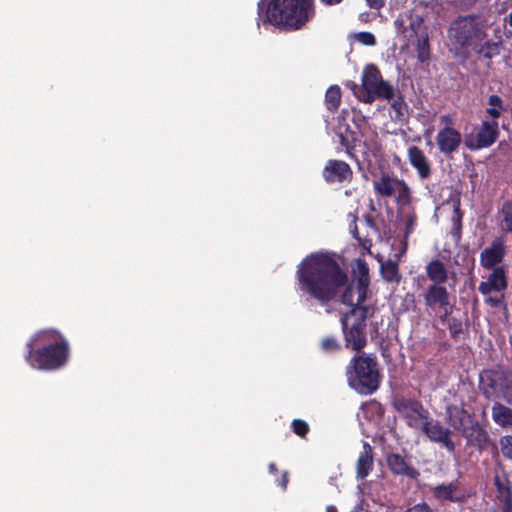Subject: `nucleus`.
Segmentation results:
<instances>
[{
	"label": "nucleus",
	"instance_id": "1",
	"mask_svg": "<svg viewBox=\"0 0 512 512\" xmlns=\"http://www.w3.org/2000/svg\"><path fill=\"white\" fill-rule=\"evenodd\" d=\"M298 289L307 300H315L322 306L340 297L345 305L353 303V287L348 275L339 263L327 253L316 252L306 256L296 270Z\"/></svg>",
	"mask_w": 512,
	"mask_h": 512
},
{
	"label": "nucleus",
	"instance_id": "2",
	"mask_svg": "<svg viewBox=\"0 0 512 512\" xmlns=\"http://www.w3.org/2000/svg\"><path fill=\"white\" fill-rule=\"evenodd\" d=\"M25 361L34 369L55 371L66 365L70 345L66 337L56 329H42L26 342Z\"/></svg>",
	"mask_w": 512,
	"mask_h": 512
},
{
	"label": "nucleus",
	"instance_id": "3",
	"mask_svg": "<svg viewBox=\"0 0 512 512\" xmlns=\"http://www.w3.org/2000/svg\"><path fill=\"white\" fill-rule=\"evenodd\" d=\"M314 15V0H261L258 3V18L262 24L288 31L303 28Z\"/></svg>",
	"mask_w": 512,
	"mask_h": 512
},
{
	"label": "nucleus",
	"instance_id": "4",
	"mask_svg": "<svg viewBox=\"0 0 512 512\" xmlns=\"http://www.w3.org/2000/svg\"><path fill=\"white\" fill-rule=\"evenodd\" d=\"M347 383L360 395H371L379 389L382 375L375 356L359 353L346 367Z\"/></svg>",
	"mask_w": 512,
	"mask_h": 512
},
{
	"label": "nucleus",
	"instance_id": "5",
	"mask_svg": "<svg viewBox=\"0 0 512 512\" xmlns=\"http://www.w3.org/2000/svg\"><path fill=\"white\" fill-rule=\"evenodd\" d=\"M376 308L372 305H364L356 302L349 311L340 318L341 330L345 340V347L356 351L357 354L363 353L362 350L367 345V319L372 318Z\"/></svg>",
	"mask_w": 512,
	"mask_h": 512
},
{
	"label": "nucleus",
	"instance_id": "6",
	"mask_svg": "<svg viewBox=\"0 0 512 512\" xmlns=\"http://www.w3.org/2000/svg\"><path fill=\"white\" fill-rule=\"evenodd\" d=\"M479 391L487 400L512 403V370L503 366L484 369L479 374Z\"/></svg>",
	"mask_w": 512,
	"mask_h": 512
},
{
	"label": "nucleus",
	"instance_id": "7",
	"mask_svg": "<svg viewBox=\"0 0 512 512\" xmlns=\"http://www.w3.org/2000/svg\"><path fill=\"white\" fill-rule=\"evenodd\" d=\"M487 30L486 20L477 14L458 16L450 26L453 41L461 48L470 50L488 37Z\"/></svg>",
	"mask_w": 512,
	"mask_h": 512
},
{
	"label": "nucleus",
	"instance_id": "8",
	"mask_svg": "<svg viewBox=\"0 0 512 512\" xmlns=\"http://www.w3.org/2000/svg\"><path fill=\"white\" fill-rule=\"evenodd\" d=\"M362 91L359 101L372 104L376 99L390 101L395 96V88L385 81L375 64H367L362 72Z\"/></svg>",
	"mask_w": 512,
	"mask_h": 512
},
{
	"label": "nucleus",
	"instance_id": "9",
	"mask_svg": "<svg viewBox=\"0 0 512 512\" xmlns=\"http://www.w3.org/2000/svg\"><path fill=\"white\" fill-rule=\"evenodd\" d=\"M393 408L405 419L406 424L413 429H420L423 422L429 418V411L423 404L412 398L395 396L392 400Z\"/></svg>",
	"mask_w": 512,
	"mask_h": 512
},
{
	"label": "nucleus",
	"instance_id": "10",
	"mask_svg": "<svg viewBox=\"0 0 512 512\" xmlns=\"http://www.w3.org/2000/svg\"><path fill=\"white\" fill-rule=\"evenodd\" d=\"M423 299L427 309L439 310L442 313V321H445L453 311L450 294L443 284H430L423 293Z\"/></svg>",
	"mask_w": 512,
	"mask_h": 512
},
{
	"label": "nucleus",
	"instance_id": "11",
	"mask_svg": "<svg viewBox=\"0 0 512 512\" xmlns=\"http://www.w3.org/2000/svg\"><path fill=\"white\" fill-rule=\"evenodd\" d=\"M499 137V123L496 120H484L481 122L474 136L466 137L465 145L468 149L475 151L488 148L493 145Z\"/></svg>",
	"mask_w": 512,
	"mask_h": 512
},
{
	"label": "nucleus",
	"instance_id": "12",
	"mask_svg": "<svg viewBox=\"0 0 512 512\" xmlns=\"http://www.w3.org/2000/svg\"><path fill=\"white\" fill-rule=\"evenodd\" d=\"M420 429L431 442L441 445L449 453L455 451L456 445L451 438L453 431L443 426L439 421L429 417L422 423Z\"/></svg>",
	"mask_w": 512,
	"mask_h": 512
},
{
	"label": "nucleus",
	"instance_id": "13",
	"mask_svg": "<svg viewBox=\"0 0 512 512\" xmlns=\"http://www.w3.org/2000/svg\"><path fill=\"white\" fill-rule=\"evenodd\" d=\"M322 176L328 184L349 183L353 178V171L345 161L329 159L323 168Z\"/></svg>",
	"mask_w": 512,
	"mask_h": 512
},
{
	"label": "nucleus",
	"instance_id": "14",
	"mask_svg": "<svg viewBox=\"0 0 512 512\" xmlns=\"http://www.w3.org/2000/svg\"><path fill=\"white\" fill-rule=\"evenodd\" d=\"M436 144L440 153L450 156L459 150L462 135L454 127H442L436 135Z\"/></svg>",
	"mask_w": 512,
	"mask_h": 512
},
{
	"label": "nucleus",
	"instance_id": "15",
	"mask_svg": "<svg viewBox=\"0 0 512 512\" xmlns=\"http://www.w3.org/2000/svg\"><path fill=\"white\" fill-rule=\"evenodd\" d=\"M496 488V499L501 504V512H512V483L509 474L502 469V473H496L493 478Z\"/></svg>",
	"mask_w": 512,
	"mask_h": 512
},
{
	"label": "nucleus",
	"instance_id": "16",
	"mask_svg": "<svg viewBox=\"0 0 512 512\" xmlns=\"http://www.w3.org/2000/svg\"><path fill=\"white\" fill-rule=\"evenodd\" d=\"M462 436L467 444L482 452L491 444V439L486 429L475 418L466 428L462 429Z\"/></svg>",
	"mask_w": 512,
	"mask_h": 512
},
{
	"label": "nucleus",
	"instance_id": "17",
	"mask_svg": "<svg viewBox=\"0 0 512 512\" xmlns=\"http://www.w3.org/2000/svg\"><path fill=\"white\" fill-rule=\"evenodd\" d=\"M506 254L505 238L503 235L496 237L489 247L480 254V263L486 269L495 268L501 263Z\"/></svg>",
	"mask_w": 512,
	"mask_h": 512
},
{
	"label": "nucleus",
	"instance_id": "18",
	"mask_svg": "<svg viewBox=\"0 0 512 512\" xmlns=\"http://www.w3.org/2000/svg\"><path fill=\"white\" fill-rule=\"evenodd\" d=\"M407 158L410 165L416 169L421 180L428 179L431 176V163L420 147L416 145L409 146L407 149Z\"/></svg>",
	"mask_w": 512,
	"mask_h": 512
},
{
	"label": "nucleus",
	"instance_id": "19",
	"mask_svg": "<svg viewBox=\"0 0 512 512\" xmlns=\"http://www.w3.org/2000/svg\"><path fill=\"white\" fill-rule=\"evenodd\" d=\"M386 463L389 470L394 475L404 476L410 479H417L420 476V472L399 453L387 454Z\"/></svg>",
	"mask_w": 512,
	"mask_h": 512
},
{
	"label": "nucleus",
	"instance_id": "20",
	"mask_svg": "<svg viewBox=\"0 0 512 512\" xmlns=\"http://www.w3.org/2000/svg\"><path fill=\"white\" fill-rule=\"evenodd\" d=\"M508 286L507 275L504 267L497 266L493 268L492 273L488 276L487 281L480 282L478 290L483 295H488L492 291H504Z\"/></svg>",
	"mask_w": 512,
	"mask_h": 512
},
{
	"label": "nucleus",
	"instance_id": "21",
	"mask_svg": "<svg viewBox=\"0 0 512 512\" xmlns=\"http://www.w3.org/2000/svg\"><path fill=\"white\" fill-rule=\"evenodd\" d=\"M502 48V40L498 39L496 41L488 39L479 41L473 48L472 52L479 58L483 60H487V66H490L491 60L498 56L501 52Z\"/></svg>",
	"mask_w": 512,
	"mask_h": 512
},
{
	"label": "nucleus",
	"instance_id": "22",
	"mask_svg": "<svg viewBox=\"0 0 512 512\" xmlns=\"http://www.w3.org/2000/svg\"><path fill=\"white\" fill-rule=\"evenodd\" d=\"M458 481H452L448 484H439L431 489L433 497L438 501L463 502L465 497L458 494Z\"/></svg>",
	"mask_w": 512,
	"mask_h": 512
},
{
	"label": "nucleus",
	"instance_id": "23",
	"mask_svg": "<svg viewBox=\"0 0 512 512\" xmlns=\"http://www.w3.org/2000/svg\"><path fill=\"white\" fill-rule=\"evenodd\" d=\"M449 425L462 433V429L471 424L475 417L464 408L452 406L447 409Z\"/></svg>",
	"mask_w": 512,
	"mask_h": 512
},
{
	"label": "nucleus",
	"instance_id": "24",
	"mask_svg": "<svg viewBox=\"0 0 512 512\" xmlns=\"http://www.w3.org/2000/svg\"><path fill=\"white\" fill-rule=\"evenodd\" d=\"M373 469V449L369 443L364 442L356 462V477L365 479Z\"/></svg>",
	"mask_w": 512,
	"mask_h": 512
},
{
	"label": "nucleus",
	"instance_id": "25",
	"mask_svg": "<svg viewBox=\"0 0 512 512\" xmlns=\"http://www.w3.org/2000/svg\"><path fill=\"white\" fill-rule=\"evenodd\" d=\"M357 273V302L364 303L367 297V291L370 283L369 267L364 260H358Z\"/></svg>",
	"mask_w": 512,
	"mask_h": 512
},
{
	"label": "nucleus",
	"instance_id": "26",
	"mask_svg": "<svg viewBox=\"0 0 512 512\" xmlns=\"http://www.w3.org/2000/svg\"><path fill=\"white\" fill-rule=\"evenodd\" d=\"M401 179L393 178L388 174H382L378 180L373 182L376 194L382 197H391L395 194L398 182Z\"/></svg>",
	"mask_w": 512,
	"mask_h": 512
},
{
	"label": "nucleus",
	"instance_id": "27",
	"mask_svg": "<svg viewBox=\"0 0 512 512\" xmlns=\"http://www.w3.org/2000/svg\"><path fill=\"white\" fill-rule=\"evenodd\" d=\"M396 260L388 259L380 262V274L382 279L387 283H399L401 274L399 271V256L395 254Z\"/></svg>",
	"mask_w": 512,
	"mask_h": 512
},
{
	"label": "nucleus",
	"instance_id": "28",
	"mask_svg": "<svg viewBox=\"0 0 512 512\" xmlns=\"http://www.w3.org/2000/svg\"><path fill=\"white\" fill-rule=\"evenodd\" d=\"M426 274L432 284H444L448 279V271L444 263L438 259L430 261L426 267Z\"/></svg>",
	"mask_w": 512,
	"mask_h": 512
},
{
	"label": "nucleus",
	"instance_id": "29",
	"mask_svg": "<svg viewBox=\"0 0 512 512\" xmlns=\"http://www.w3.org/2000/svg\"><path fill=\"white\" fill-rule=\"evenodd\" d=\"M492 419L502 428L512 427V409L500 402H495L492 406Z\"/></svg>",
	"mask_w": 512,
	"mask_h": 512
},
{
	"label": "nucleus",
	"instance_id": "30",
	"mask_svg": "<svg viewBox=\"0 0 512 512\" xmlns=\"http://www.w3.org/2000/svg\"><path fill=\"white\" fill-rule=\"evenodd\" d=\"M498 223L503 236L512 234V199L503 202L498 211Z\"/></svg>",
	"mask_w": 512,
	"mask_h": 512
},
{
	"label": "nucleus",
	"instance_id": "31",
	"mask_svg": "<svg viewBox=\"0 0 512 512\" xmlns=\"http://www.w3.org/2000/svg\"><path fill=\"white\" fill-rule=\"evenodd\" d=\"M506 111V107L504 105L503 99L496 95L492 94L488 97L487 107L485 109V115L488 120H496L501 117V115Z\"/></svg>",
	"mask_w": 512,
	"mask_h": 512
},
{
	"label": "nucleus",
	"instance_id": "32",
	"mask_svg": "<svg viewBox=\"0 0 512 512\" xmlns=\"http://www.w3.org/2000/svg\"><path fill=\"white\" fill-rule=\"evenodd\" d=\"M341 96V89L338 85H332L327 89L325 93V105L331 113L338 110L341 104Z\"/></svg>",
	"mask_w": 512,
	"mask_h": 512
},
{
	"label": "nucleus",
	"instance_id": "33",
	"mask_svg": "<svg viewBox=\"0 0 512 512\" xmlns=\"http://www.w3.org/2000/svg\"><path fill=\"white\" fill-rule=\"evenodd\" d=\"M358 139L356 138L355 132L346 129V133L340 134V144L345 148L347 155L350 158L355 157V149L357 146Z\"/></svg>",
	"mask_w": 512,
	"mask_h": 512
},
{
	"label": "nucleus",
	"instance_id": "34",
	"mask_svg": "<svg viewBox=\"0 0 512 512\" xmlns=\"http://www.w3.org/2000/svg\"><path fill=\"white\" fill-rule=\"evenodd\" d=\"M462 219L463 212L461 211L459 206L454 207L453 216H452V227L450 234L455 242H459L462 236Z\"/></svg>",
	"mask_w": 512,
	"mask_h": 512
},
{
	"label": "nucleus",
	"instance_id": "35",
	"mask_svg": "<svg viewBox=\"0 0 512 512\" xmlns=\"http://www.w3.org/2000/svg\"><path fill=\"white\" fill-rule=\"evenodd\" d=\"M417 58L421 63L426 62L430 58V45L428 35L425 33L424 35L418 38L416 44Z\"/></svg>",
	"mask_w": 512,
	"mask_h": 512
},
{
	"label": "nucleus",
	"instance_id": "36",
	"mask_svg": "<svg viewBox=\"0 0 512 512\" xmlns=\"http://www.w3.org/2000/svg\"><path fill=\"white\" fill-rule=\"evenodd\" d=\"M391 101V108L395 112V119H401L404 116V112L407 109V104L404 101V97L399 90H395V96Z\"/></svg>",
	"mask_w": 512,
	"mask_h": 512
},
{
	"label": "nucleus",
	"instance_id": "37",
	"mask_svg": "<svg viewBox=\"0 0 512 512\" xmlns=\"http://www.w3.org/2000/svg\"><path fill=\"white\" fill-rule=\"evenodd\" d=\"M396 192L397 202L400 205H406L411 202V190L404 180H400V182H398Z\"/></svg>",
	"mask_w": 512,
	"mask_h": 512
},
{
	"label": "nucleus",
	"instance_id": "38",
	"mask_svg": "<svg viewBox=\"0 0 512 512\" xmlns=\"http://www.w3.org/2000/svg\"><path fill=\"white\" fill-rule=\"evenodd\" d=\"M416 224H417V215L414 211L405 215V232H404V241H403V251L406 250L407 239L410 236V234L413 233Z\"/></svg>",
	"mask_w": 512,
	"mask_h": 512
},
{
	"label": "nucleus",
	"instance_id": "39",
	"mask_svg": "<svg viewBox=\"0 0 512 512\" xmlns=\"http://www.w3.org/2000/svg\"><path fill=\"white\" fill-rule=\"evenodd\" d=\"M320 348L325 353H334L341 350V344L335 336H327L321 340Z\"/></svg>",
	"mask_w": 512,
	"mask_h": 512
},
{
	"label": "nucleus",
	"instance_id": "40",
	"mask_svg": "<svg viewBox=\"0 0 512 512\" xmlns=\"http://www.w3.org/2000/svg\"><path fill=\"white\" fill-rule=\"evenodd\" d=\"M499 445L503 456L506 459L512 460V435L500 437Z\"/></svg>",
	"mask_w": 512,
	"mask_h": 512
},
{
	"label": "nucleus",
	"instance_id": "41",
	"mask_svg": "<svg viewBox=\"0 0 512 512\" xmlns=\"http://www.w3.org/2000/svg\"><path fill=\"white\" fill-rule=\"evenodd\" d=\"M292 430L293 432L299 436V437H306V435L309 433L310 431V427L308 425V423L302 419H294L292 421Z\"/></svg>",
	"mask_w": 512,
	"mask_h": 512
},
{
	"label": "nucleus",
	"instance_id": "42",
	"mask_svg": "<svg viewBox=\"0 0 512 512\" xmlns=\"http://www.w3.org/2000/svg\"><path fill=\"white\" fill-rule=\"evenodd\" d=\"M448 329L452 338L457 337L463 331L461 320L451 318L448 322Z\"/></svg>",
	"mask_w": 512,
	"mask_h": 512
},
{
	"label": "nucleus",
	"instance_id": "43",
	"mask_svg": "<svg viewBox=\"0 0 512 512\" xmlns=\"http://www.w3.org/2000/svg\"><path fill=\"white\" fill-rule=\"evenodd\" d=\"M356 38L359 42L366 46H374L376 44V38L371 32H359L356 35Z\"/></svg>",
	"mask_w": 512,
	"mask_h": 512
},
{
	"label": "nucleus",
	"instance_id": "44",
	"mask_svg": "<svg viewBox=\"0 0 512 512\" xmlns=\"http://www.w3.org/2000/svg\"><path fill=\"white\" fill-rule=\"evenodd\" d=\"M479 0H451V3L462 11H468L476 6Z\"/></svg>",
	"mask_w": 512,
	"mask_h": 512
},
{
	"label": "nucleus",
	"instance_id": "45",
	"mask_svg": "<svg viewBox=\"0 0 512 512\" xmlns=\"http://www.w3.org/2000/svg\"><path fill=\"white\" fill-rule=\"evenodd\" d=\"M404 512H432V509L428 503L423 501L408 507Z\"/></svg>",
	"mask_w": 512,
	"mask_h": 512
},
{
	"label": "nucleus",
	"instance_id": "46",
	"mask_svg": "<svg viewBox=\"0 0 512 512\" xmlns=\"http://www.w3.org/2000/svg\"><path fill=\"white\" fill-rule=\"evenodd\" d=\"M440 124L443 127H453L455 124V115L454 114H443L439 117Z\"/></svg>",
	"mask_w": 512,
	"mask_h": 512
},
{
	"label": "nucleus",
	"instance_id": "47",
	"mask_svg": "<svg viewBox=\"0 0 512 512\" xmlns=\"http://www.w3.org/2000/svg\"><path fill=\"white\" fill-rule=\"evenodd\" d=\"M504 295L500 297L488 296L485 298V303L493 308H498L502 305Z\"/></svg>",
	"mask_w": 512,
	"mask_h": 512
},
{
	"label": "nucleus",
	"instance_id": "48",
	"mask_svg": "<svg viewBox=\"0 0 512 512\" xmlns=\"http://www.w3.org/2000/svg\"><path fill=\"white\" fill-rule=\"evenodd\" d=\"M345 86L350 89L354 96H356L358 99H359V96L361 95V91H362V86L360 87L357 83H355L354 81H347L345 83Z\"/></svg>",
	"mask_w": 512,
	"mask_h": 512
},
{
	"label": "nucleus",
	"instance_id": "49",
	"mask_svg": "<svg viewBox=\"0 0 512 512\" xmlns=\"http://www.w3.org/2000/svg\"><path fill=\"white\" fill-rule=\"evenodd\" d=\"M366 224L373 229L375 232L380 233V227L378 226L376 220L371 214H366L364 216Z\"/></svg>",
	"mask_w": 512,
	"mask_h": 512
},
{
	"label": "nucleus",
	"instance_id": "50",
	"mask_svg": "<svg viewBox=\"0 0 512 512\" xmlns=\"http://www.w3.org/2000/svg\"><path fill=\"white\" fill-rule=\"evenodd\" d=\"M366 3L371 9L380 10L385 6L386 0H366Z\"/></svg>",
	"mask_w": 512,
	"mask_h": 512
},
{
	"label": "nucleus",
	"instance_id": "51",
	"mask_svg": "<svg viewBox=\"0 0 512 512\" xmlns=\"http://www.w3.org/2000/svg\"><path fill=\"white\" fill-rule=\"evenodd\" d=\"M351 234H352L354 239L360 240L361 237H360L359 231H358L357 217L356 216L354 217V220H353L352 225H351Z\"/></svg>",
	"mask_w": 512,
	"mask_h": 512
},
{
	"label": "nucleus",
	"instance_id": "52",
	"mask_svg": "<svg viewBox=\"0 0 512 512\" xmlns=\"http://www.w3.org/2000/svg\"><path fill=\"white\" fill-rule=\"evenodd\" d=\"M357 242L363 249L368 250V251L370 250V248L372 246V241L367 238H360V240H357Z\"/></svg>",
	"mask_w": 512,
	"mask_h": 512
},
{
	"label": "nucleus",
	"instance_id": "53",
	"mask_svg": "<svg viewBox=\"0 0 512 512\" xmlns=\"http://www.w3.org/2000/svg\"><path fill=\"white\" fill-rule=\"evenodd\" d=\"M421 25H422V20L411 21L410 27L415 35L418 34V30L420 29Z\"/></svg>",
	"mask_w": 512,
	"mask_h": 512
},
{
	"label": "nucleus",
	"instance_id": "54",
	"mask_svg": "<svg viewBox=\"0 0 512 512\" xmlns=\"http://www.w3.org/2000/svg\"><path fill=\"white\" fill-rule=\"evenodd\" d=\"M288 472H284L282 474V477H281V480L279 482V485L281 486V488L283 490H285L287 488V485H288Z\"/></svg>",
	"mask_w": 512,
	"mask_h": 512
},
{
	"label": "nucleus",
	"instance_id": "55",
	"mask_svg": "<svg viewBox=\"0 0 512 512\" xmlns=\"http://www.w3.org/2000/svg\"><path fill=\"white\" fill-rule=\"evenodd\" d=\"M375 16L371 17V14L369 12H364V13H361L359 18L362 22H369L371 21Z\"/></svg>",
	"mask_w": 512,
	"mask_h": 512
},
{
	"label": "nucleus",
	"instance_id": "56",
	"mask_svg": "<svg viewBox=\"0 0 512 512\" xmlns=\"http://www.w3.org/2000/svg\"><path fill=\"white\" fill-rule=\"evenodd\" d=\"M269 472L275 474L278 472L277 466L275 463H270L268 466Z\"/></svg>",
	"mask_w": 512,
	"mask_h": 512
},
{
	"label": "nucleus",
	"instance_id": "57",
	"mask_svg": "<svg viewBox=\"0 0 512 512\" xmlns=\"http://www.w3.org/2000/svg\"><path fill=\"white\" fill-rule=\"evenodd\" d=\"M326 5H336L342 2V0H321Z\"/></svg>",
	"mask_w": 512,
	"mask_h": 512
},
{
	"label": "nucleus",
	"instance_id": "58",
	"mask_svg": "<svg viewBox=\"0 0 512 512\" xmlns=\"http://www.w3.org/2000/svg\"><path fill=\"white\" fill-rule=\"evenodd\" d=\"M370 210H371V211H374V210H375V207H374V204H373V202H372V201L370 202Z\"/></svg>",
	"mask_w": 512,
	"mask_h": 512
}]
</instances>
